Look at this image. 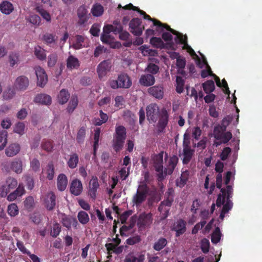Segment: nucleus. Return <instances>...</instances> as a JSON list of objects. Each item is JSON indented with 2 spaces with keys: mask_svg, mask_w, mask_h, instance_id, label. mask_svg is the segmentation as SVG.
I'll list each match as a JSON object with an SVG mask.
<instances>
[{
  "mask_svg": "<svg viewBox=\"0 0 262 262\" xmlns=\"http://www.w3.org/2000/svg\"><path fill=\"white\" fill-rule=\"evenodd\" d=\"M178 162L179 158L177 156L173 155L172 157H170L168 164L164 170L165 175L171 174Z\"/></svg>",
  "mask_w": 262,
  "mask_h": 262,
  "instance_id": "nucleus-21",
  "label": "nucleus"
},
{
  "mask_svg": "<svg viewBox=\"0 0 262 262\" xmlns=\"http://www.w3.org/2000/svg\"><path fill=\"white\" fill-rule=\"evenodd\" d=\"M114 137L125 140L126 137V128L123 125L116 126Z\"/></svg>",
  "mask_w": 262,
  "mask_h": 262,
  "instance_id": "nucleus-35",
  "label": "nucleus"
},
{
  "mask_svg": "<svg viewBox=\"0 0 262 262\" xmlns=\"http://www.w3.org/2000/svg\"><path fill=\"white\" fill-rule=\"evenodd\" d=\"M45 173L47 175V178L49 180H52L54 178L55 175V167L52 162H50L45 170Z\"/></svg>",
  "mask_w": 262,
  "mask_h": 262,
  "instance_id": "nucleus-37",
  "label": "nucleus"
},
{
  "mask_svg": "<svg viewBox=\"0 0 262 262\" xmlns=\"http://www.w3.org/2000/svg\"><path fill=\"white\" fill-rule=\"evenodd\" d=\"M147 92L149 95L158 100H161L163 98L164 92L162 84H158L149 87Z\"/></svg>",
  "mask_w": 262,
  "mask_h": 262,
  "instance_id": "nucleus-15",
  "label": "nucleus"
},
{
  "mask_svg": "<svg viewBox=\"0 0 262 262\" xmlns=\"http://www.w3.org/2000/svg\"><path fill=\"white\" fill-rule=\"evenodd\" d=\"M145 259V255L140 254L136 256L133 252L128 253L124 259L123 262H144Z\"/></svg>",
  "mask_w": 262,
  "mask_h": 262,
  "instance_id": "nucleus-27",
  "label": "nucleus"
},
{
  "mask_svg": "<svg viewBox=\"0 0 262 262\" xmlns=\"http://www.w3.org/2000/svg\"><path fill=\"white\" fill-rule=\"evenodd\" d=\"M34 54L36 58L40 60H44L47 58L45 50L39 46L35 47Z\"/></svg>",
  "mask_w": 262,
  "mask_h": 262,
  "instance_id": "nucleus-44",
  "label": "nucleus"
},
{
  "mask_svg": "<svg viewBox=\"0 0 262 262\" xmlns=\"http://www.w3.org/2000/svg\"><path fill=\"white\" fill-rule=\"evenodd\" d=\"M130 32L135 36H140L144 29V26H141V20L139 18H134L130 20L129 23Z\"/></svg>",
  "mask_w": 262,
  "mask_h": 262,
  "instance_id": "nucleus-7",
  "label": "nucleus"
},
{
  "mask_svg": "<svg viewBox=\"0 0 262 262\" xmlns=\"http://www.w3.org/2000/svg\"><path fill=\"white\" fill-rule=\"evenodd\" d=\"M61 222L63 226L66 227L68 229H70L71 228V225H72L75 229H77V228L78 223L75 218L68 217V216H64L62 219Z\"/></svg>",
  "mask_w": 262,
  "mask_h": 262,
  "instance_id": "nucleus-32",
  "label": "nucleus"
},
{
  "mask_svg": "<svg viewBox=\"0 0 262 262\" xmlns=\"http://www.w3.org/2000/svg\"><path fill=\"white\" fill-rule=\"evenodd\" d=\"M25 193V189L23 184L18 185L15 191L8 195L7 199L9 201H14L17 196H21Z\"/></svg>",
  "mask_w": 262,
  "mask_h": 262,
  "instance_id": "nucleus-24",
  "label": "nucleus"
},
{
  "mask_svg": "<svg viewBox=\"0 0 262 262\" xmlns=\"http://www.w3.org/2000/svg\"><path fill=\"white\" fill-rule=\"evenodd\" d=\"M159 120L157 123V132L159 133H163L164 129L168 124L169 121V115L166 110L162 111L159 116Z\"/></svg>",
  "mask_w": 262,
  "mask_h": 262,
  "instance_id": "nucleus-14",
  "label": "nucleus"
},
{
  "mask_svg": "<svg viewBox=\"0 0 262 262\" xmlns=\"http://www.w3.org/2000/svg\"><path fill=\"white\" fill-rule=\"evenodd\" d=\"M141 241V239L140 236L139 235H136L129 237V238L126 241V243L129 245H134L139 243Z\"/></svg>",
  "mask_w": 262,
  "mask_h": 262,
  "instance_id": "nucleus-63",
  "label": "nucleus"
},
{
  "mask_svg": "<svg viewBox=\"0 0 262 262\" xmlns=\"http://www.w3.org/2000/svg\"><path fill=\"white\" fill-rule=\"evenodd\" d=\"M17 184V181L15 178L10 177L7 179L5 185L9 191H10L16 188Z\"/></svg>",
  "mask_w": 262,
  "mask_h": 262,
  "instance_id": "nucleus-53",
  "label": "nucleus"
},
{
  "mask_svg": "<svg viewBox=\"0 0 262 262\" xmlns=\"http://www.w3.org/2000/svg\"><path fill=\"white\" fill-rule=\"evenodd\" d=\"M84 40V37L81 35H77L76 36L75 42L73 44V46L75 49H79L82 48V42Z\"/></svg>",
  "mask_w": 262,
  "mask_h": 262,
  "instance_id": "nucleus-64",
  "label": "nucleus"
},
{
  "mask_svg": "<svg viewBox=\"0 0 262 262\" xmlns=\"http://www.w3.org/2000/svg\"><path fill=\"white\" fill-rule=\"evenodd\" d=\"M176 91L181 94L184 90V80L181 77L178 76L176 78Z\"/></svg>",
  "mask_w": 262,
  "mask_h": 262,
  "instance_id": "nucleus-57",
  "label": "nucleus"
},
{
  "mask_svg": "<svg viewBox=\"0 0 262 262\" xmlns=\"http://www.w3.org/2000/svg\"><path fill=\"white\" fill-rule=\"evenodd\" d=\"M77 217L78 221L83 225L87 224L90 221L88 214L84 211H79Z\"/></svg>",
  "mask_w": 262,
  "mask_h": 262,
  "instance_id": "nucleus-45",
  "label": "nucleus"
},
{
  "mask_svg": "<svg viewBox=\"0 0 262 262\" xmlns=\"http://www.w3.org/2000/svg\"><path fill=\"white\" fill-rule=\"evenodd\" d=\"M36 11L39 13L40 15L46 19L47 22L50 23L51 21V15L48 12L46 9H43L42 7L37 6L36 8Z\"/></svg>",
  "mask_w": 262,
  "mask_h": 262,
  "instance_id": "nucleus-48",
  "label": "nucleus"
},
{
  "mask_svg": "<svg viewBox=\"0 0 262 262\" xmlns=\"http://www.w3.org/2000/svg\"><path fill=\"white\" fill-rule=\"evenodd\" d=\"M163 152L161 151L157 155H154L152 159L154 166L156 170L159 173V177H163Z\"/></svg>",
  "mask_w": 262,
  "mask_h": 262,
  "instance_id": "nucleus-8",
  "label": "nucleus"
},
{
  "mask_svg": "<svg viewBox=\"0 0 262 262\" xmlns=\"http://www.w3.org/2000/svg\"><path fill=\"white\" fill-rule=\"evenodd\" d=\"M68 184L67 177L64 174H60L57 179V187L59 191H63L66 189Z\"/></svg>",
  "mask_w": 262,
  "mask_h": 262,
  "instance_id": "nucleus-31",
  "label": "nucleus"
},
{
  "mask_svg": "<svg viewBox=\"0 0 262 262\" xmlns=\"http://www.w3.org/2000/svg\"><path fill=\"white\" fill-rule=\"evenodd\" d=\"M44 203L45 208L48 211H52L55 208L57 204L56 195L53 192L50 191L47 193Z\"/></svg>",
  "mask_w": 262,
  "mask_h": 262,
  "instance_id": "nucleus-16",
  "label": "nucleus"
},
{
  "mask_svg": "<svg viewBox=\"0 0 262 262\" xmlns=\"http://www.w3.org/2000/svg\"><path fill=\"white\" fill-rule=\"evenodd\" d=\"M189 176V173L188 170L183 171L181 173V176H180V179L177 181V186L180 187H183L186 184Z\"/></svg>",
  "mask_w": 262,
  "mask_h": 262,
  "instance_id": "nucleus-47",
  "label": "nucleus"
},
{
  "mask_svg": "<svg viewBox=\"0 0 262 262\" xmlns=\"http://www.w3.org/2000/svg\"><path fill=\"white\" fill-rule=\"evenodd\" d=\"M110 86L113 89H129L132 84V82L127 73L120 74L117 80H111L109 81Z\"/></svg>",
  "mask_w": 262,
  "mask_h": 262,
  "instance_id": "nucleus-3",
  "label": "nucleus"
},
{
  "mask_svg": "<svg viewBox=\"0 0 262 262\" xmlns=\"http://www.w3.org/2000/svg\"><path fill=\"white\" fill-rule=\"evenodd\" d=\"M57 56L56 53L51 54L48 57V66L50 68L54 67L57 63Z\"/></svg>",
  "mask_w": 262,
  "mask_h": 262,
  "instance_id": "nucleus-61",
  "label": "nucleus"
},
{
  "mask_svg": "<svg viewBox=\"0 0 262 262\" xmlns=\"http://www.w3.org/2000/svg\"><path fill=\"white\" fill-rule=\"evenodd\" d=\"M34 102L45 105H49L52 102V99L50 95L46 94H38L34 98Z\"/></svg>",
  "mask_w": 262,
  "mask_h": 262,
  "instance_id": "nucleus-29",
  "label": "nucleus"
},
{
  "mask_svg": "<svg viewBox=\"0 0 262 262\" xmlns=\"http://www.w3.org/2000/svg\"><path fill=\"white\" fill-rule=\"evenodd\" d=\"M77 15L78 17V24L82 25L87 23L90 14H88V9L84 6H80L77 10Z\"/></svg>",
  "mask_w": 262,
  "mask_h": 262,
  "instance_id": "nucleus-18",
  "label": "nucleus"
},
{
  "mask_svg": "<svg viewBox=\"0 0 262 262\" xmlns=\"http://www.w3.org/2000/svg\"><path fill=\"white\" fill-rule=\"evenodd\" d=\"M187 223L183 219H179L175 222L171 228V231L176 232L175 236L179 237L186 231Z\"/></svg>",
  "mask_w": 262,
  "mask_h": 262,
  "instance_id": "nucleus-9",
  "label": "nucleus"
},
{
  "mask_svg": "<svg viewBox=\"0 0 262 262\" xmlns=\"http://www.w3.org/2000/svg\"><path fill=\"white\" fill-rule=\"evenodd\" d=\"M23 166V162L20 159H16L11 162V168L17 174L21 173Z\"/></svg>",
  "mask_w": 262,
  "mask_h": 262,
  "instance_id": "nucleus-33",
  "label": "nucleus"
},
{
  "mask_svg": "<svg viewBox=\"0 0 262 262\" xmlns=\"http://www.w3.org/2000/svg\"><path fill=\"white\" fill-rule=\"evenodd\" d=\"M233 196V188L231 186H228L226 188L221 189V193H219L216 201V205L217 207L223 206L220 218L223 220L225 214L232 209L233 202L231 199Z\"/></svg>",
  "mask_w": 262,
  "mask_h": 262,
  "instance_id": "nucleus-1",
  "label": "nucleus"
},
{
  "mask_svg": "<svg viewBox=\"0 0 262 262\" xmlns=\"http://www.w3.org/2000/svg\"><path fill=\"white\" fill-rule=\"evenodd\" d=\"M125 140L123 139L114 137L113 140V147L116 152L121 150L124 145Z\"/></svg>",
  "mask_w": 262,
  "mask_h": 262,
  "instance_id": "nucleus-49",
  "label": "nucleus"
},
{
  "mask_svg": "<svg viewBox=\"0 0 262 262\" xmlns=\"http://www.w3.org/2000/svg\"><path fill=\"white\" fill-rule=\"evenodd\" d=\"M155 78L152 75L145 74L142 75L139 79L140 84L146 87H151L155 83Z\"/></svg>",
  "mask_w": 262,
  "mask_h": 262,
  "instance_id": "nucleus-22",
  "label": "nucleus"
},
{
  "mask_svg": "<svg viewBox=\"0 0 262 262\" xmlns=\"http://www.w3.org/2000/svg\"><path fill=\"white\" fill-rule=\"evenodd\" d=\"M35 72H36L37 77V85L43 88L48 81V77L45 70L40 67H37L35 68Z\"/></svg>",
  "mask_w": 262,
  "mask_h": 262,
  "instance_id": "nucleus-10",
  "label": "nucleus"
},
{
  "mask_svg": "<svg viewBox=\"0 0 262 262\" xmlns=\"http://www.w3.org/2000/svg\"><path fill=\"white\" fill-rule=\"evenodd\" d=\"M150 43L154 47L162 49L164 48V43L160 37H152L150 39Z\"/></svg>",
  "mask_w": 262,
  "mask_h": 262,
  "instance_id": "nucleus-50",
  "label": "nucleus"
},
{
  "mask_svg": "<svg viewBox=\"0 0 262 262\" xmlns=\"http://www.w3.org/2000/svg\"><path fill=\"white\" fill-rule=\"evenodd\" d=\"M83 187L80 180L75 179L70 184V191L71 193L75 196H78L82 191Z\"/></svg>",
  "mask_w": 262,
  "mask_h": 262,
  "instance_id": "nucleus-20",
  "label": "nucleus"
},
{
  "mask_svg": "<svg viewBox=\"0 0 262 262\" xmlns=\"http://www.w3.org/2000/svg\"><path fill=\"white\" fill-rule=\"evenodd\" d=\"M14 133L23 135L25 133V124L23 122H19L14 125Z\"/></svg>",
  "mask_w": 262,
  "mask_h": 262,
  "instance_id": "nucleus-55",
  "label": "nucleus"
},
{
  "mask_svg": "<svg viewBox=\"0 0 262 262\" xmlns=\"http://www.w3.org/2000/svg\"><path fill=\"white\" fill-rule=\"evenodd\" d=\"M7 212L10 216H16L18 214L19 210L15 203H11L8 206Z\"/></svg>",
  "mask_w": 262,
  "mask_h": 262,
  "instance_id": "nucleus-51",
  "label": "nucleus"
},
{
  "mask_svg": "<svg viewBox=\"0 0 262 262\" xmlns=\"http://www.w3.org/2000/svg\"><path fill=\"white\" fill-rule=\"evenodd\" d=\"M19 55L17 53H11L9 56V61L11 67H14L19 62Z\"/></svg>",
  "mask_w": 262,
  "mask_h": 262,
  "instance_id": "nucleus-59",
  "label": "nucleus"
},
{
  "mask_svg": "<svg viewBox=\"0 0 262 262\" xmlns=\"http://www.w3.org/2000/svg\"><path fill=\"white\" fill-rule=\"evenodd\" d=\"M14 10L13 5L7 1H4L0 4V11L6 15L11 14Z\"/></svg>",
  "mask_w": 262,
  "mask_h": 262,
  "instance_id": "nucleus-28",
  "label": "nucleus"
},
{
  "mask_svg": "<svg viewBox=\"0 0 262 262\" xmlns=\"http://www.w3.org/2000/svg\"><path fill=\"white\" fill-rule=\"evenodd\" d=\"M202 88L206 93H210L214 90L215 86L212 80H209L202 83Z\"/></svg>",
  "mask_w": 262,
  "mask_h": 262,
  "instance_id": "nucleus-42",
  "label": "nucleus"
},
{
  "mask_svg": "<svg viewBox=\"0 0 262 262\" xmlns=\"http://www.w3.org/2000/svg\"><path fill=\"white\" fill-rule=\"evenodd\" d=\"M15 94V88H9L4 92L3 97L4 100H10L13 98Z\"/></svg>",
  "mask_w": 262,
  "mask_h": 262,
  "instance_id": "nucleus-56",
  "label": "nucleus"
},
{
  "mask_svg": "<svg viewBox=\"0 0 262 262\" xmlns=\"http://www.w3.org/2000/svg\"><path fill=\"white\" fill-rule=\"evenodd\" d=\"M27 20L31 24L37 26H39L41 22L40 17L36 14L30 15Z\"/></svg>",
  "mask_w": 262,
  "mask_h": 262,
  "instance_id": "nucleus-60",
  "label": "nucleus"
},
{
  "mask_svg": "<svg viewBox=\"0 0 262 262\" xmlns=\"http://www.w3.org/2000/svg\"><path fill=\"white\" fill-rule=\"evenodd\" d=\"M210 243L208 239L203 238L201 241V249L202 252L205 254L208 253L209 251Z\"/></svg>",
  "mask_w": 262,
  "mask_h": 262,
  "instance_id": "nucleus-58",
  "label": "nucleus"
},
{
  "mask_svg": "<svg viewBox=\"0 0 262 262\" xmlns=\"http://www.w3.org/2000/svg\"><path fill=\"white\" fill-rule=\"evenodd\" d=\"M29 84V79L26 76L18 77L14 81V88L19 91H25Z\"/></svg>",
  "mask_w": 262,
  "mask_h": 262,
  "instance_id": "nucleus-19",
  "label": "nucleus"
},
{
  "mask_svg": "<svg viewBox=\"0 0 262 262\" xmlns=\"http://www.w3.org/2000/svg\"><path fill=\"white\" fill-rule=\"evenodd\" d=\"M231 121L228 120L226 118H224L221 125L215 126L213 128V136L217 139L220 140L221 136L226 130L227 126L228 125Z\"/></svg>",
  "mask_w": 262,
  "mask_h": 262,
  "instance_id": "nucleus-12",
  "label": "nucleus"
},
{
  "mask_svg": "<svg viewBox=\"0 0 262 262\" xmlns=\"http://www.w3.org/2000/svg\"><path fill=\"white\" fill-rule=\"evenodd\" d=\"M160 68L155 63H151L150 62L145 69V71L149 73L151 75H154L159 72Z\"/></svg>",
  "mask_w": 262,
  "mask_h": 262,
  "instance_id": "nucleus-54",
  "label": "nucleus"
},
{
  "mask_svg": "<svg viewBox=\"0 0 262 262\" xmlns=\"http://www.w3.org/2000/svg\"><path fill=\"white\" fill-rule=\"evenodd\" d=\"M44 43L50 47H54L57 46V37L56 35L51 33H45L42 37Z\"/></svg>",
  "mask_w": 262,
  "mask_h": 262,
  "instance_id": "nucleus-23",
  "label": "nucleus"
},
{
  "mask_svg": "<svg viewBox=\"0 0 262 262\" xmlns=\"http://www.w3.org/2000/svg\"><path fill=\"white\" fill-rule=\"evenodd\" d=\"M86 135V128L85 126H81L79 128L77 133V142L79 144H83L84 141V139Z\"/></svg>",
  "mask_w": 262,
  "mask_h": 262,
  "instance_id": "nucleus-43",
  "label": "nucleus"
},
{
  "mask_svg": "<svg viewBox=\"0 0 262 262\" xmlns=\"http://www.w3.org/2000/svg\"><path fill=\"white\" fill-rule=\"evenodd\" d=\"M168 244L167 240L165 237H161L153 245V249L155 251H160L164 248Z\"/></svg>",
  "mask_w": 262,
  "mask_h": 262,
  "instance_id": "nucleus-34",
  "label": "nucleus"
},
{
  "mask_svg": "<svg viewBox=\"0 0 262 262\" xmlns=\"http://www.w3.org/2000/svg\"><path fill=\"white\" fill-rule=\"evenodd\" d=\"M112 26H113L112 32L115 34H119L123 29V26L117 21H114Z\"/></svg>",
  "mask_w": 262,
  "mask_h": 262,
  "instance_id": "nucleus-62",
  "label": "nucleus"
},
{
  "mask_svg": "<svg viewBox=\"0 0 262 262\" xmlns=\"http://www.w3.org/2000/svg\"><path fill=\"white\" fill-rule=\"evenodd\" d=\"M78 99L75 95H72L69 104L67 108V111L69 113H72L77 106Z\"/></svg>",
  "mask_w": 262,
  "mask_h": 262,
  "instance_id": "nucleus-41",
  "label": "nucleus"
},
{
  "mask_svg": "<svg viewBox=\"0 0 262 262\" xmlns=\"http://www.w3.org/2000/svg\"><path fill=\"white\" fill-rule=\"evenodd\" d=\"M149 189V187L146 183L144 182L141 183L138 186L136 194L132 198L133 203L137 207L140 206L146 200Z\"/></svg>",
  "mask_w": 262,
  "mask_h": 262,
  "instance_id": "nucleus-4",
  "label": "nucleus"
},
{
  "mask_svg": "<svg viewBox=\"0 0 262 262\" xmlns=\"http://www.w3.org/2000/svg\"><path fill=\"white\" fill-rule=\"evenodd\" d=\"M152 223V214L149 213L143 212L139 214L137 222V226L140 230L150 228Z\"/></svg>",
  "mask_w": 262,
  "mask_h": 262,
  "instance_id": "nucleus-5",
  "label": "nucleus"
},
{
  "mask_svg": "<svg viewBox=\"0 0 262 262\" xmlns=\"http://www.w3.org/2000/svg\"><path fill=\"white\" fill-rule=\"evenodd\" d=\"M221 235L220 229L219 227L215 228L211 235V242L214 244H217L221 240Z\"/></svg>",
  "mask_w": 262,
  "mask_h": 262,
  "instance_id": "nucleus-46",
  "label": "nucleus"
},
{
  "mask_svg": "<svg viewBox=\"0 0 262 262\" xmlns=\"http://www.w3.org/2000/svg\"><path fill=\"white\" fill-rule=\"evenodd\" d=\"M8 132L6 130L0 131V150L5 147L7 143Z\"/></svg>",
  "mask_w": 262,
  "mask_h": 262,
  "instance_id": "nucleus-52",
  "label": "nucleus"
},
{
  "mask_svg": "<svg viewBox=\"0 0 262 262\" xmlns=\"http://www.w3.org/2000/svg\"><path fill=\"white\" fill-rule=\"evenodd\" d=\"M172 204V203L170 202V201L164 200L160 202L158 207V210L161 214V220H165L168 217Z\"/></svg>",
  "mask_w": 262,
  "mask_h": 262,
  "instance_id": "nucleus-13",
  "label": "nucleus"
},
{
  "mask_svg": "<svg viewBox=\"0 0 262 262\" xmlns=\"http://www.w3.org/2000/svg\"><path fill=\"white\" fill-rule=\"evenodd\" d=\"M194 154V150L191 148L183 147L182 163L183 165H187L190 162Z\"/></svg>",
  "mask_w": 262,
  "mask_h": 262,
  "instance_id": "nucleus-26",
  "label": "nucleus"
},
{
  "mask_svg": "<svg viewBox=\"0 0 262 262\" xmlns=\"http://www.w3.org/2000/svg\"><path fill=\"white\" fill-rule=\"evenodd\" d=\"M140 15L143 16L144 19H148L153 23V26H156V31L159 32H162L164 29H166L168 31H169L170 33L176 35L175 40L177 41L178 40L180 44L184 45V46H187V36L185 35H183L180 33L178 32L177 31L171 28L170 26L165 24H162L160 21L158 19L152 18L150 17V15L147 14L144 11L141 10L140 8L138 9V12Z\"/></svg>",
  "mask_w": 262,
  "mask_h": 262,
  "instance_id": "nucleus-2",
  "label": "nucleus"
},
{
  "mask_svg": "<svg viewBox=\"0 0 262 262\" xmlns=\"http://www.w3.org/2000/svg\"><path fill=\"white\" fill-rule=\"evenodd\" d=\"M99 115L100 117V119H97L95 118L94 121V124L95 125H101L103 123H106L108 121V116L107 114L104 113L102 111L100 110L99 111Z\"/></svg>",
  "mask_w": 262,
  "mask_h": 262,
  "instance_id": "nucleus-40",
  "label": "nucleus"
},
{
  "mask_svg": "<svg viewBox=\"0 0 262 262\" xmlns=\"http://www.w3.org/2000/svg\"><path fill=\"white\" fill-rule=\"evenodd\" d=\"M111 61L109 59L104 60L100 62L97 66V73L100 78L105 76L111 70Z\"/></svg>",
  "mask_w": 262,
  "mask_h": 262,
  "instance_id": "nucleus-11",
  "label": "nucleus"
},
{
  "mask_svg": "<svg viewBox=\"0 0 262 262\" xmlns=\"http://www.w3.org/2000/svg\"><path fill=\"white\" fill-rule=\"evenodd\" d=\"M104 12L103 7L99 3L95 4L91 8V13L94 16H100Z\"/></svg>",
  "mask_w": 262,
  "mask_h": 262,
  "instance_id": "nucleus-36",
  "label": "nucleus"
},
{
  "mask_svg": "<svg viewBox=\"0 0 262 262\" xmlns=\"http://www.w3.org/2000/svg\"><path fill=\"white\" fill-rule=\"evenodd\" d=\"M79 158L77 154L74 153L70 155V158L67 162L68 166L72 169L75 168L77 166Z\"/></svg>",
  "mask_w": 262,
  "mask_h": 262,
  "instance_id": "nucleus-39",
  "label": "nucleus"
},
{
  "mask_svg": "<svg viewBox=\"0 0 262 262\" xmlns=\"http://www.w3.org/2000/svg\"><path fill=\"white\" fill-rule=\"evenodd\" d=\"M80 66V62L77 58L70 55L67 59V68L69 70L77 69Z\"/></svg>",
  "mask_w": 262,
  "mask_h": 262,
  "instance_id": "nucleus-30",
  "label": "nucleus"
},
{
  "mask_svg": "<svg viewBox=\"0 0 262 262\" xmlns=\"http://www.w3.org/2000/svg\"><path fill=\"white\" fill-rule=\"evenodd\" d=\"M146 115L150 123H155L158 119L160 115V109L156 103H151L147 106Z\"/></svg>",
  "mask_w": 262,
  "mask_h": 262,
  "instance_id": "nucleus-6",
  "label": "nucleus"
},
{
  "mask_svg": "<svg viewBox=\"0 0 262 262\" xmlns=\"http://www.w3.org/2000/svg\"><path fill=\"white\" fill-rule=\"evenodd\" d=\"M99 187L98 178L93 176L89 184L88 194L93 200H95L97 197V192Z\"/></svg>",
  "mask_w": 262,
  "mask_h": 262,
  "instance_id": "nucleus-17",
  "label": "nucleus"
},
{
  "mask_svg": "<svg viewBox=\"0 0 262 262\" xmlns=\"http://www.w3.org/2000/svg\"><path fill=\"white\" fill-rule=\"evenodd\" d=\"M20 146L19 144L14 143L9 145L5 149V154L8 157H13L19 152Z\"/></svg>",
  "mask_w": 262,
  "mask_h": 262,
  "instance_id": "nucleus-25",
  "label": "nucleus"
},
{
  "mask_svg": "<svg viewBox=\"0 0 262 262\" xmlns=\"http://www.w3.org/2000/svg\"><path fill=\"white\" fill-rule=\"evenodd\" d=\"M70 98V94L67 90L65 89L61 90L58 95V100L59 103L63 104L66 103Z\"/></svg>",
  "mask_w": 262,
  "mask_h": 262,
  "instance_id": "nucleus-38",
  "label": "nucleus"
}]
</instances>
